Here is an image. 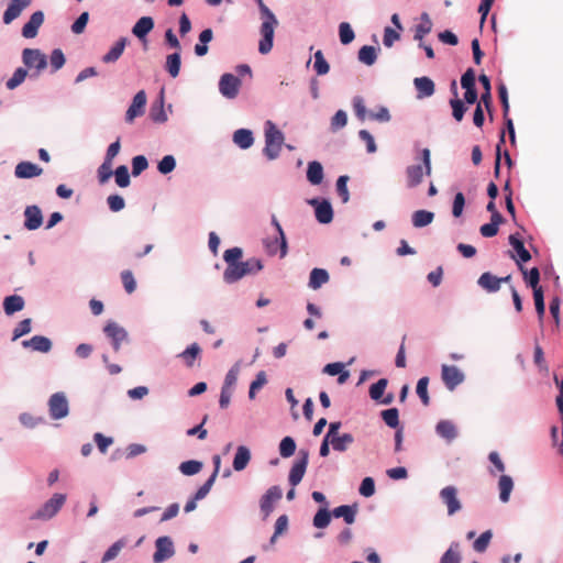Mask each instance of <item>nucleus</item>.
<instances>
[{
  "instance_id": "obj_26",
  "label": "nucleus",
  "mask_w": 563,
  "mask_h": 563,
  "mask_svg": "<svg viewBox=\"0 0 563 563\" xmlns=\"http://www.w3.org/2000/svg\"><path fill=\"white\" fill-rule=\"evenodd\" d=\"M307 179L312 185H319L323 180V167L317 162H310L307 169Z\"/></svg>"
},
{
  "instance_id": "obj_18",
  "label": "nucleus",
  "mask_w": 563,
  "mask_h": 563,
  "mask_svg": "<svg viewBox=\"0 0 563 563\" xmlns=\"http://www.w3.org/2000/svg\"><path fill=\"white\" fill-rule=\"evenodd\" d=\"M477 284L487 292H496L500 289L499 277L489 272L483 273L479 276Z\"/></svg>"
},
{
  "instance_id": "obj_51",
  "label": "nucleus",
  "mask_w": 563,
  "mask_h": 563,
  "mask_svg": "<svg viewBox=\"0 0 563 563\" xmlns=\"http://www.w3.org/2000/svg\"><path fill=\"white\" fill-rule=\"evenodd\" d=\"M384 422L390 428L399 426V412L397 408H390L382 411Z\"/></svg>"
},
{
  "instance_id": "obj_32",
  "label": "nucleus",
  "mask_w": 563,
  "mask_h": 563,
  "mask_svg": "<svg viewBox=\"0 0 563 563\" xmlns=\"http://www.w3.org/2000/svg\"><path fill=\"white\" fill-rule=\"evenodd\" d=\"M434 219V213L427 210H417L412 213V224L415 228L429 225Z\"/></svg>"
},
{
  "instance_id": "obj_52",
  "label": "nucleus",
  "mask_w": 563,
  "mask_h": 563,
  "mask_svg": "<svg viewBox=\"0 0 563 563\" xmlns=\"http://www.w3.org/2000/svg\"><path fill=\"white\" fill-rule=\"evenodd\" d=\"M387 384L388 382L386 378H380L375 384H373L369 388L371 398L373 400H380L387 387Z\"/></svg>"
},
{
  "instance_id": "obj_36",
  "label": "nucleus",
  "mask_w": 563,
  "mask_h": 563,
  "mask_svg": "<svg viewBox=\"0 0 563 563\" xmlns=\"http://www.w3.org/2000/svg\"><path fill=\"white\" fill-rule=\"evenodd\" d=\"M354 442V438L351 433H344L342 435H336L331 439V445L333 450L339 452H344L347 448Z\"/></svg>"
},
{
  "instance_id": "obj_22",
  "label": "nucleus",
  "mask_w": 563,
  "mask_h": 563,
  "mask_svg": "<svg viewBox=\"0 0 563 563\" xmlns=\"http://www.w3.org/2000/svg\"><path fill=\"white\" fill-rule=\"evenodd\" d=\"M154 27L151 16H142L133 26L132 33L140 40L144 38Z\"/></svg>"
},
{
  "instance_id": "obj_19",
  "label": "nucleus",
  "mask_w": 563,
  "mask_h": 563,
  "mask_svg": "<svg viewBox=\"0 0 563 563\" xmlns=\"http://www.w3.org/2000/svg\"><path fill=\"white\" fill-rule=\"evenodd\" d=\"M356 514V505H342L332 510V515L335 518H343L347 525H352L355 521Z\"/></svg>"
},
{
  "instance_id": "obj_24",
  "label": "nucleus",
  "mask_w": 563,
  "mask_h": 563,
  "mask_svg": "<svg viewBox=\"0 0 563 563\" xmlns=\"http://www.w3.org/2000/svg\"><path fill=\"white\" fill-rule=\"evenodd\" d=\"M233 142L243 150L251 147L254 142L252 131L247 129L236 130L233 134Z\"/></svg>"
},
{
  "instance_id": "obj_63",
  "label": "nucleus",
  "mask_w": 563,
  "mask_h": 563,
  "mask_svg": "<svg viewBox=\"0 0 563 563\" xmlns=\"http://www.w3.org/2000/svg\"><path fill=\"white\" fill-rule=\"evenodd\" d=\"M112 174V162L103 161L98 168V178L100 184L108 181Z\"/></svg>"
},
{
  "instance_id": "obj_10",
  "label": "nucleus",
  "mask_w": 563,
  "mask_h": 563,
  "mask_svg": "<svg viewBox=\"0 0 563 563\" xmlns=\"http://www.w3.org/2000/svg\"><path fill=\"white\" fill-rule=\"evenodd\" d=\"M106 335L111 339L113 350L118 352L121 347V343L124 342L128 339V332L124 328L119 325L114 321H109L104 329H103Z\"/></svg>"
},
{
  "instance_id": "obj_42",
  "label": "nucleus",
  "mask_w": 563,
  "mask_h": 563,
  "mask_svg": "<svg viewBox=\"0 0 563 563\" xmlns=\"http://www.w3.org/2000/svg\"><path fill=\"white\" fill-rule=\"evenodd\" d=\"M120 277L125 292L129 295L133 294L136 290V280L134 278L132 271H122Z\"/></svg>"
},
{
  "instance_id": "obj_14",
  "label": "nucleus",
  "mask_w": 563,
  "mask_h": 563,
  "mask_svg": "<svg viewBox=\"0 0 563 563\" xmlns=\"http://www.w3.org/2000/svg\"><path fill=\"white\" fill-rule=\"evenodd\" d=\"M282 498V489L278 486H272L261 498V511L264 517L273 511V504Z\"/></svg>"
},
{
  "instance_id": "obj_48",
  "label": "nucleus",
  "mask_w": 563,
  "mask_h": 563,
  "mask_svg": "<svg viewBox=\"0 0 563 563\" xmlns=\"http://www.w3.org/2000/svg\"><path fill=\"white\" fill-rule=\"evenodd\" d=\"M296 451V442L291 437H285L279 443V453L283 457H290Z\"/></svg>"
},
{
  "instance_id": "obj_38",
  "label": "nucleus",
  "mask_w": 563,
  "mask_h": 563,
  "mask_svg": "<svg viewBox=\"0 0 563 563\" xmlns=\"http://www.w3.org/2000/svg\"><path fill=\"white\" fill-rule=\"evenodd\" d=\"M201 349L198 343H192L184 352L179 354V357L184 360L188 367L194 366L195 360L200 355Z\"/></svg>"
},
{
  "instance_id": "obj_30",
  "label": "nucleus",
  "mask_w": 563,
  "mask_h": 563,
  "mask_svg": "<svg viewBox=\"0 0 563 563\" xmlns=\"http://www.w3.org/2000/svg\"><path fill=\"white\" fill-rule=\"evenodd\" d=\"M499 498L503 503H507L514 488L512 478L508 475H501L498 481Z\"/></svg>"
},
{
  "instance_id": "obj_17",
  "label": "nucleus",
  "mask_w": 563,
  "mask_h": 563,
  "mask_svg": "<svg viewBox=\"0 0 563 563\" xmlns=\"http://www.w3.org/2000/svg\"><path fill=\"white\" fill-rule=\"evenodd\" d=\"M509 244L514 247L518 255V258H516L515 255H511V257L517 261L518 265H521L520 263H526L531 260L529 251L526 250L523 242L516 234H511L509 236Z\"/></svg>"
},
{
  "instance_id": "obj_25",
  "label": "nucleus",
  "mask_w": 563,
  "mask_h": 563,
  "mask_svg": "<svg viewBox=\"0 0 563 563\" xmlns=\"http://www.w3.org/2000/svg\"><path fill=\"white\" fill-rule=\"evenodd\" d=\"M323 372L331 376L339 375V384H344L350 376V373L344 371V364L340 362L327 364L323 368Z\"/></svg>"
},
{
  "instance_id": "obj_8",
  "label": "nucleus",
  "mask_w": 563,
  "mask_h": 563,
  "mask_svg": "<svg viewBox=\"0 0 563 563\" xmlns=\"http://www.w3.org/2000/svg\"><path fill=\"white\" fill-rule=\"evenodd\" d=\"M440 498L448 508V515L453 516L462 509V504L457 498V489L454 486H446L441 489Z\"/></svg>"
},
{
  "instance_id": "obj_60",
  "label": "nucleus",
  "mask_w": 563,
  "mask_h": 563,
  "mask_svg": "<svg viewBox=\"0 0 563 563\" xmlns=\"http://www.w3.org/2000/svg\"><path fill=\"white\" fill-rule=\"evenodd\" d=\"M148 167V162L145 156L137 155L132 159V175L139 176Z\"/></svg>"
},
{
  "instance_id": "obj_15",
  "label": "nucleus",
  "mask_w": 563,
  "mask_h": 563,
  "mask_svg": "<svg viewBox=\"0 0 563 563\" xmlns=\"http://www.w3.org/2000/svg\"><path fill=\"white\" fill-rule=\"evenodd\" d=\"M30 3L31 0H12L3 13V22L5 24L11 23Z\"/></svg>"
},
{
  "instance_id": "obj_5",
  "label": "nucleus",
  "mask_w": 563,
  "mask_h": 563,
  "mask_svg": "<svg viewBox=\"0 0 563 563\" xmlns=\"http://www.w3.org/2000/svg\"><path fill=\"white\" fill-rule=\"evenodd\" d=\"M441 378L449 390H454L460 384L463 383L465 376L463 372L456 366L442 365Z\"/></svg>"
},
{
  "instance_id": "obj_20",
  "label": "nucleus",
  "mask_w": 563,
  "mask_h": 563,
  "mask_svg": "<svg viewBox=\"0 0 563 563\" xmlns=\"http://www.w3.org/2000/svg\"><path fill=\"white\" fill-rule=\"evenodd\" d=\"M24 308V299L19 295L7 296L3 300V310L7 316H12Z\"/></svg>"
},
{
  "instance_id": "obj_56",
  "label": "nucleus",
  "mask_w": 563,
  "mask_h": 563,
  "mask_svg": "<svg viewBox=\"0 0 563 563\" xmlns=\"http://www.w3.org/2000/svg\"><path fill=\"white\" fill-rule=\"evenodd\" d=\"M243 255L242 249L232 247L224 252L223 258L227 263V266L236 265Z\"/></svg>"
},
{
  "instance_id": "obj_62",
  "label": "nucleus",
  "mask_w": 563,
  "mask_h": 563,
  "mask_svg": "<svg viewBox=\"0 0 563 563\" xmlns=\"http://www.w3.org/2000/svg\"><path fill=\"white\" fill-rule=\"evenodd\" d=\"M347 180L349 177L345 175L340 176L336 180V191L343 202H347L350 198L347 190Z\"/></svg>"
},
{
  "instance_id": "obj_11",
  "label": "nucleus",
  "mask_w": 563,
  "mask_h": 563,
  "mask_svg": "<svg viewBox=\"0 0 563 563\" xmlns=\"http://www.w3.org/2000/svg\"><path fill=\"white\" fill-rule=\"evenodd\" d=\"M240 86L241 80L232 74L222 75L219 81L220 92L227 98L236 97Z\"/></svg>"
},
{
  "instance_id": "obj_9",
  "label": "nucleus",
  "mask_w": 563,
  "mask_h": 563,
  "mask_svg": "<svg viewBox=\"0 0 563 563\" xmlns=\"http://www.w3.org/2000/svg\"><path fill=\"white\" fill-rule=\"evenodd\" d=\"M156 551L153 555L155 563L164 562L175 553L173 541L169 537H159L155 542Z\"/></svg>"
},
{
  "instance_id": "obj_12",
  "label": "nucleus",
  "mask_w": 563,
  "mask_h": 563,
  "mask_svg": "<svg viewBox=\"0 0 563 563\" xmlns=\"http://www.w3.org/2000/svg\"><path fill=\"white\" fill-rule=\"evenodd\" d=\"M146 106V93L144 90H140L132 100L131 106L129 107L125 120L129 123H132L135 118L141 117L144 113V109Z\"/></svg>"
},
{
  "instance_id": "obj_1",
  "label": "nucleus",
  "mask_w": 563,
  "mask_h": 563,
  "mask_svg": "<svg viewBox=\"0 0 563 563\" xmlns=\"http://www.w3.org/2000/svg\"><path fill=\"white\" fill-rule=\"evenodd\" d=\"M262 261L255 257L249 258L245 262H239L236 265L227 266L223 273V279L229 283H235L242 277L255 274L262 271Z\"/></svg>"
},
{
  "instance_id": "obj_37",
  "label": "nucleus",
  "mask_w": 563,
  "mask_h": 563,
  "mask_svg": "<svg viewBox=\"0 0 563 563\" xmlns=\"http://www.w3.org/2000/svg\"><path fill=\"white\" fill-rule=\"evenodd\" d=\"M14 175L18 178H33L35 177V163L21 162L15 166Z\"/></svg>"
},
{
  "instance_id": "obj_44",
  "label": "nucleus",
  "mask_w": 563,
  "mask_h": 563,
  "mask_svg": "<svg viewBox=\"0 0 563 563\" xmlns=\"http://www.w3.org/2000/svg\"><path fill=\"white\" fill-rule=\"evenodd\" d=\"M330 521L331 514L327 508H320L313 517V526L318 529L327 528Z\"/></svg>"
},
{
  "instance_id": "obj_23",
  "label": "nucleus",
  "mask_w": 563,
  "mask_h": 563,
  "mask_svg": "<svg viewBox=\"0 0 563 563\" xmlns=\"http://www.w3.org/2000/svg\"><path fill=\"white\" fill-rule=\"evenodd\" d=\"M250 460H251L250 450L244 445H240L236 449V453H235V456L233 460V464H232L233 468L236 472L243 471L247 466Z\"/></svg>"
},
{
  "instance_id": "obj_3",
  "label": "nucleus",
  "mask_w": 563,
  "mask_h": 563,
  "mask_svg": "<svg viewBox=\"0 0 563 563\" xmlns=\"http://www.w3.org/2000/svg\"><path fill=\"white\" fill-rule=\"evenodd\" d=\"M284 140L282 131L272 121H267L265 124L264 154L268 159H275L279 156Z\"/></svg>"
},
{
  "instance_id": "obj_49",
  "label": "nucleus",
  "mask_w": 563,
  "mask_h": 563,
  "mask_svg": "<svg viewBox=\"0 0 563 563\" xmlns=\"http://www.w3.org/2000/svg\"><path fill=\"white\" fill-rule=\"evenodd\" d=\"M339 36H340V41L343 45H347L354 40L355 34H354V31L352 30L350 23H347V22L340 23Z\"/></svg>"
},
{
  "instance_id": "obj_4",
  "label": "nucleus",
  "mask_w": 563,
  "mask_h": 563,
  "mask_svg": "<svg viewBox=\"0 0 563 563\" xmlns=\"http://www.w3.org/2000/svg\"><path fill=\"white\" fill-rule=\"evenodd\" d=\"M308 460H309V452L307 450H300L299 457L294 463V465L289 472L288 479L292 487L297 486L301 482V479L306 473V470H307Z\"/></svg>"
},
{
  "instance_id": "obj_59",
  "label": "nucleus",
  "mask_w": 563,
  "mask_h": 563,
  "mask_svg": "<svg viewBox=\"0 0 563 563\" xmlns=\"http://www.w3.org/2000/svg\"><path fill=\"white\" fill-rule=\"evenodd\" d=\"M125 545V542L123 540H118L117 542H114L103 554L102 556V562L106 563V562H109L113 559H115L120 551L123 549V547Z\"/></svg>"
},
{
  "instance_id": "obj_29",
  "label": "nucleus",
  "mask_w": 563,
  "mask_h": 563,
  "mask_svg": "<svg viewBox=\"0 0 563 563\" xmlns=\"http://www.w3.org/2000/svg\"><path fill=\"white\" fill-rule=\"evenodd\" d=\"M462 555L459 542H452L449 549L441 556L439 563H461Z\"/></svg>"
},
{
  "instance_id": "obj_16",
  "label": "nucleus",
  "mask_w": 563,
  "mask_h": 563,
  "mask_svg": "<svg viewBox=\"0 0 563 563\" xmlns=\"http://www.w3.org/2000/svg\"><path fill=\"white\" fill-rule=\"evenodd\" d=\"M413 85L416 87L417 97L419 99L431 97L434 93V82L429 77L423 76L415 78Z\"/></svg>"
},
{
  "instance_id": "obj_34",
  "label": "nucleus",
  "mask_w": 563,
  "mask_h": 563,
  "mask_svg": "<svg viewBox=\"0 0 563 563\" xmlns=\"http://www.w3.org/2000/svg\"><path fill=\"white\" fill-rule=\"evenodd\" d=\"M432 30V22L428 13L421 14V22L416 26L415 40L422 41L424 35L429 34Z\"/></svg>"
},
{
  "instance_id": "obj_31",
  "label": "nucleus",
  "mask_w": 563,
  "mask_h": 563,
  "mask_svg": "<svg viewBox=\"0 0 563 563\" xmlns=\"http://www.w3.org/2000/svg\"><path fill=\"white\" fill-rule=\"evenodd\" d=\"M504 222L503 216L490 217V222L483 224L479 228V232L485 238H493L498 233V227Z\"/></svg>"
},
{
  "instance_id": "obj_27",
  "label": "nucleus",
  "mask_w": 563,
  "mask_h": 563,
  "mask_svg": "<svg viewBox=\"0 0 563 563\" xmlns=\"http://www.w3.org/2000/svg\"><path fill=\"white\" fill-rule=\"evenodd\" d=\"M126 42H128V38L126 37H121L112 47L111 49L106 54L103 55L102 57V62L103 63H114L117 62L120 56L122 55L124 48H125V45H126Z\"/></svg>"
},
{
  "instance_id": "obj_41",
  "label": "nucleus",
  "mask_w": 563,
  "mask_h": 563,
  "mask_svg": "<svg viewBox=\"0 0 563 563\" xmlns=\"http://www.w3.org/2000/svg\"><path fill=\"white\" fill-rule=\"evenodd\" d=\"M26 76H27L26 68H23V67L16 68L15 71L13 73L12 77L10 79H8V81L5 82V87L9 90L15 89L25 80Z\"/></svg>"
},
{
  "instance_id": "obj_54",
  "label": "nucleus",
  "mask_w": 563,
  "mask_h": 563,
  "mask_svg": "<svg viewBox=\"0 0 563 563\" xmlns=\"http://www.w3.org/2000/svg\"><path fill=\"white\" fill-rule=\"evenodd\" d=\"M201 468L202 463L194 460L183 462L179 466L180 472L188 476L199 473Z\"/></svg>"
},
{
  "instance_id": "obj_28",
  "label": "nucleus",
  "mask_w": 563,
  "mask_h": 563,
  "mask_svg": "<svg viewBox=\"0 0 563 563\" xmlns=\"http://www.w3.org/2000/svg\"><path fill=\"white\" fill-rule=\"evenodd\" d=\"M329 282V274L323 268H313L309 277V287L312 289L320 288L323 284Z\"/></svg>"
},
{
  "instance_id": "obj_33",
  "label": "nucleus",
  "mask_w": 563,
  "mask_h": 563,
  "mask_svg": "<svg viewBox=\"0 0 563 563\" xmlns=\"http://www.w3.org/2000/svg\"><path fill=\"white\" fill-rule=\"evenodd\" d=\"M408 186L416 187L422 181L423 177V167L421 165H411L407 167L406 170Z\"/></svg>"
},
{
  "instance_id": "obj_13",
  "label": "nucleus",
  "mask_w": 563,
  "mask_h": 563,
  "mask_svg": "<svg viewBox=\"0 0 563 563\" xmlns=\"http://www.w3.org/2000/svg\"><path fill=\"white\" fill-rule=\"evenodd\" d=\"M309 203L314 207L316 218L320 223H330L333 219V209L328 200L319 201L318 199L309 200Z\"/></svg>"
},
{
  "instance_id": "obj_61",
  "label": "nucleus",
  "mask_w": 563,
  "mask_h": 563,
  "mask_svg": "<svg viewBox=\"0 0 563 563\" xmlns=\"http://www.w3.org/2000/svg\"><path fill=\"white\" fill-rule=\"evenodd\" d=\"M347 123V114L343 110H338L331 119V129L338 131L344 128Z\"/></svg>"
},
{
  "instance_id": "obj_53",
  "label": "nucleus",
  "mask_w": 563,
  "mask_h": 563,
  "mask_svg": "<svg viewBox=\"0 0 563 563\" xmlns=\"http://www.w3.org/2000/svg\"><path fill=\"white\" fill-rule=\"evenodd\" d=\"M450 106L452 108V115L457 121L461 122L463 120L464 113L466 111V107L464 102L459 98H453L450 100Z\"/></svg>"
},
{
  "instance_id": "obj_39",
  "label": "nucleus",
  "mask_w": 563,
  "mask_h": 563,
  "mask_svg": "<svg viewBox=\"0 0 563 563\" xmlns=\"http://www.w3.org/2000/svg\"><path fill=\"white\" fill-rule=\"evenodd\" d=\"M533 363L542 375L547 376L549 374V366L545 361L543 350L539 344H536L534 346Z\"/></svg>"
},
{
  "instance_id": "obj_47",
  "label": "nucleus",
  "mask_w": 563,
  "mask_h": 563,
  "mask_svg": "<svg viewBox=\"0 0 563 563\" xmlns=\"http://www.w3.org/2000/svg\"><path fill=\"white\" fill-rule=\"evenodd\" d=\"M533 299H534V306L538 313V318L540 322H542L545 313V305H544V295L543 289L538 288L533 290Z\"/></svg>"
},
{
  "instance_id": "obj_50",
  "label": "nucleus",
  "mask_w": 563,
  "mask_h": 563,
  "mask_svg": "<svg viewBox=\"0 0 563 563\" xmlns=\"http://www.w3.org/2000/svg\"><path fill=\"white\" fill-rule=\"evenodd\" d=\"M115 183L119 187L125 188L130 185V175L125 165H120L114 170Z\"/></svg>"
},
{
  "instance_id": "obj_58",
  "label": "nucleus",
  "mask_w": 563,
  "mask_h": 563,
  "mask_svg": "<svg viewBox=\"0 0 563 563\" xmlns=\"http://www.w3.org/2000/svg\"><path fill=\"white\" fill-rule=\"evenodd\" d=\"M176 167V159L173 155H166L157 165V169L161 174L166 175L173 172Z\"/></svg>"
},
{
  "instance_id": "obj_40",
  "label": "nucleus",
  "mask_w": 563,
  "mask_h": 563,
  "mask_svg": "<svg viewBox=\"0 0 563 563\" xmlns=\"http://www.w3.org/2000/svg\"><path fill=\"white\" fill-rule=\"evenodd\" d=\"M519 268L523 274L526 283L532 288V290L542 288L539 286L540 272L537 267L531 268L529 272H527L522 265H519Z\"/></svg>"
},
{
  "instance_id": "obj_2",
  "label": "nucleus",
  "mask_w": 563,
  "mask_h": 563,
  "mask_svg": "<svg viewBox=\"0 0 563 563\" xmlns=\"http://www.w3.org/2000/svg\"><path fill=\"white\" fill-rule=\"evenodd\" d=\"M261 14L263 22L261 25L262 40L258 44V51L261 54H267L272 51L274 32L278 22L274 13L267 7L263 8V12Z\"/></svg>"
},
{
  "instance_id": "obj_45",
  "label": "nucleus",
  "mask_w": 563,
  "mask_h": 563,
  "mask_svg": "<svg viewBox=\"0 0 563 563\" xmlns=\"http://www.w3.org/2000/svg\"><path fill=\"white\" fill-rule=\"evenodd\" d=\"M428 385H429V377L424 376L418 380L417 387H416V393L424 406H428L430 404V397L428 394Z\"/></svg>"
},
{
  "instance_id": "obj_64",
  "label": "nucleus",
  "mask_w": 563,
  "mask_h": 563,
  "mask_svg": "<svg viewBox=\"0 0 563 563\" xmlns=\"http://www.w3.org/2000/svg\"><path fill=\"white\" fill-rule=\"evenodd\" d=\"M375 493V482L372 477H365L360 486V494L364 497H371Z\"/></svg>"
},
{
  "instance_id": "obj_57",
  "label": "nucleus",
  "mask_w": 563,
  "mask_h": 563,
  "mask_svg": "<svg viewBox=\"0 0 563 563\" xmlns=\"http://www.w3.org/2000/svg\"><path fill=\"white\" fill-rule=\"evenodd\" d=\"M32 329V320L30 318L20 321L13 330L12 340L15 341L27 334Z\"/></svg>"
},
{
  "instance_id": "obj_21",
  "label": "nucleus",
  "mask_w": 563,
  "mask_h": 563,
  "mask_svg": "<svg viewBox=\"0 0 563 563\" xmlns=\"http://www.w3.org/2000/svg\"><path fill=\"white\" fill-rule=\"evenodd\" d=\"M435 431L441 438L445 439L449 442L454 440L457 435L456 427L450 420L439 421L437 423Z\"/></svg>"
},
{
  "instance_id": "obj_35",
  "label": "nucleus",
  "mask_w": 563,
  "mask_h": 563,
  "mask_svg": "<svg viewBox=\"0 0 563 563\" xmlns=\"http://www.w3.org/2000/svg\"><path fill=\"white\" fill-rule=\"evenodd\" d=\"M377 59V49L374 46L365 45L358 51V60L367 66H372Z\"/></svg>"
},
{
  "instance_id": "obj_46",
  "label": "nucleus",
  "mask_w": 563,
  "mask_h": 563,
  "mask_svg": "<svg viewBox=\"0 0 563 563\" xmlns=\"http://www.w3.org/2000/svg\"><path fill=\"white\" fill-rule=\"evenodd\" d=\"M493 538V533L490 530L484 531L473 543V549L478 552L483 553L488 548L490 540Z\"/></svg>"
},
{
  "instance_id": "obj_7",
  "label": "nucleus",
  "mask_w": 563,
  "mask_h": 563,
  "mask_svg": "<svg viewBox=\"0 0 563 563\" xmlns=\"http://www.w3.org/2000/svg\"><path fill=\"white\" fill-rule=\"evenodd\" d=\"M49 415L53 419H62L68 415V401L63 393L51 396L48 401Z\"/></svg>"
},
{
  "instance_id": "obj_43",
  "label": "nucleus",
  "mask_w": 563,
  "mask_h": 563,
  "mask_svg": "<svg viewBox=\"0 0 563 563\" xmlns=\"http://www.w3.org/2000/svg\"><path fill=\"white\" fill-rule=\"evenodd\" d=\"M166 69L173 78L179 75L180 70V54L174 53L167 56Z\"/></svg>"
},
{
  "instance_id": "obj_6",
  "label": "nucleus",
  "mask_w": 563,
  "mask_h": 563,
  "mask_svg": "<svg viewBox=\"0 0 563 563\" xmlns=\"http://www.w3.org/2000/svg\"><path fill=\"white\" fill-rule=\"evenodd\" d=\"M66 501V495L65 494H54L52 498L46 501L43 507L37 510V518L41 519H51L53 518L59 509L63 507V505Z\"/></svg>"
},
{
  "instance_id": "obj_55",
  "label": "nucleus",
  "mask_w": 563,
  "mask_h": 563,
  "mask_svg": "<svg viewBox=\"0 0 563 563\" xmlns=\"http://www.w3.org/2000/svg\"><path fill=\"white\" fill-rule=\"evenodd\" d=\"M313 67L318 75H325L330 70V66L325 60L321 51H317L314 54V64Z\"/></svg>"
}]
</instances>
